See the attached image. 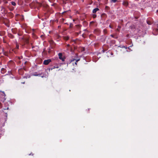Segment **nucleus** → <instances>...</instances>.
Returning <instances> with one entry per match:
<instances>
[{
	"instance_id": "f704fd0d",
	"label": "nucleus",
	"mask_w": 158,
	"mask_h": 158,
	"mask_svg": "<svg viewBox=\"0 0 158 158\" xmlns=\"http://www.w3.org/2000/svg\"><path fill=\"white\" fill-rule=\"evenodd\" d=\"M156 12H158V10H157V11H156Z\"/></svg>"
},
{
	"instance_id": "f8f14e48",
	"label": "nucleus",
	"mask_w": 158,
	"mask_h": 158,
	"mask_svg": "<svg viewBox=\"0 0 158 158\" xmlns=\"http://www.w3.org/2000/svg\"><path fill=\"white\" fill-rule=\"evenodd\" d=\"M6 71V70L4 68H2L1 69V73L2 74H4Z\"/></svg>"
},
{
	"instance_id": "c9c22d12",
	"label": "nucleus",
	"mask_w": 158,
	"mask_h": 158,
	"mask_svg": "<svg viewBox=\"0 0 158 158\" xmlns=\"http://www.w3.org/2000/svg\"><path fill=\"white\" fill-rule=\"evenodd\" d=\"M60 27V26H59L58 27V28H59V27Z\"/></svg>"
},
{
	"instance_id": "2eb2a0df",
	"label": "nucleus",
	"mask_w": 158,
	"mask_h": 158,
	"mask_svg": "<svg viewBox=\"0 0 158 158\" xmlns=\"http://www.w3.org/2000/svg\"><path fill=\"white\" fill-rule=\"evenodd\" d=\"M69 39V37L68 36H66L64 37V39L66 40H68Z\"/></svg>"
},
{
	"instance_id": "72a5a7b5",
	"label": "nucleus",
	"mask_w": 158,
	"mask_h": 158,
	"mask_svg": "<svg viewBox=\"0 0 158 158\" xmlns=\"http://www.w3.org/2000/svg\"><path fill=\"white\" fill-rule=\"evenodd\" d=\"M111 36L112 37H113V35H111Z\"/></svg>"
},
{
	"instance_id": "58836bf2",
	"label": "nucleus",
	"mask_w": 158,
	"mask_h": 158,
	"mask_svg": "<svg viewBox=\"0 0 158 158\" xmlns=\"http://www.w3.org/2000/svg\"><path fill=\"white\" fill-rule=\"evenodd\" d=\"M19 63H20V61H19Z\"/></svg>"
},
{
	"instance_id": "c85d7f7f",
	"label": "nucleus",
	"mask_w": 158,
	"mask_h": 158,
	"mask_svg": "<svg viewBox=\"0 0 158 158\" xmlns=\"http://www.w3.org/2000/svg\"><path fill=\"white\" fill-rule=\"evenodd\" d=\"M5 25H6V26H7V27H9V26H8V25H7V24H6L5 23Z\"/></svg>"
},
{
	"instance_id": "dca6fc26",
	"label": "nucleus",
	"mask_w": 158,
	"mask_h": 158,
	"mask_svg": "<svg viewBox=\"0 0 158 158\" xmlns=\"http://www.w3.org/2000/svg\"><path fill=\"white\" fill-rule=\"evenodd\" d=\"M11 4L14 6H15L16 5V3L14 2H11Z\"/></svg>"
},
{
	"instance_id": "5701e85b",
	"label": "nucleus",
	"mask_w": 158,
	"mask_h": 158,
	"mask_svg": "<svg viewBox=\"0 0 158 158\" xmlns=\"http://www.w3.org/2000/svg\"><path fill=\"white\" fill-rule=\"evenodd\" d=\"M16 48L17 49H19V45L17 44L16 46Z\"/></svg>"
},
{
	"instance_id": "aec40b11",
	"label": "nucleus",
	"mask_w": 158,
	"mask_h": 158,
	"mask_svg": "<svg viewBox=\"0 0 158 158\" xmlns=\"http://www.w3.org/2000/svg\"><path fill=\"white\" fill-rule=\"evenodd\" d=\"M147 23L149 24V25H150L151 24V22H150L149 21H147Z\"/></svg>"
},
{
	"instance_id": "4c0bfd02",
	"label": "nucleus",
	"mask_w": 158,
	"mask_h": 158,
	"mask_svg": "<svg viewBox=\"0 0 158 158\" xmlns=\"http://www.w3.org/2000/svg\"><path fill=\"white\" fill-rule=\"evenodd\" d=\"M82 1L83 2L84 1V0H82Z\"/></svg>"
},
{
	"instance_id": "7ed1b4c3",
	"label": "nucleus",
	"mask_w": 158,
	"mask_h": 158,
	"mask_svg": "<svg viewBox=\"0 0 158 158\" xmlns=\"http://www.w3.org/2000/svg\"><path fill=\"white\" fill-rule=\"evenodd\" d=\"M36 29H32L33 31L32 33V37L34 39H36L37 38V36L35 34L36 33Z\"/></svg>"
},
{
	"instance_id": "39448f33",
	"label": "nucleus",
	"mask_w": 158,
	"mask_h": 158,
	"mask_svg": "<svg viewBox=\"0 0 158 158\" xmlns=\"http://www.w3.org/2000/svg\"><path fill=\"white\" fill-rule=\"evenodd\" d=\"M59 68V66L58 64H56V65H51L49 68V70H52L53 69H54L55 68Z\"/></svg>"
},
{
	"instance_id": "a211bd4d",
	"label": "nucleus",
	"mask_w": 158,
	"mask_h": 158,
	"mask_svg": "<svg viewBox=\"0 0 158 158\" xmlns=\"http://www.w3.org/2000/svg\"><path fill=\"white\" fill-rule=\"evenodd\" d=\"M117 1V0H111V2L113 3L116 2Z\"/></svg>"
},
{
	"instance_id": "a878e982",
	"label": "nucleus",
	"mask_w": 158,
	"mask_h": 158,
	"mask_svg": "<svg viewBox=\"0 0 158 158\" xmlns=\"http://www.w3.org/2000/svg\"><path fill=\"white\" fill-rule=\"evenodd\" d=\"M2 107V104L0 102V108H1Z\"/></svg>"
},
{
	"instance_id": "7c9ffc66",
	"label": "nucleus",
	"mask_w": 158,
	"mask_h": 158,
	"mask_svg": "<svg viewBox=\"0 0 158 158\" xmlns=\"http://www.w3.org/2000/svg\"><path fill=\"white\" fill-rule=\"evenodd\" d=\"M85 50V48H83V51H84Z\"/></svg>"
},
{
	"instance_id": "a19ab883",
	"label": "nucleus",
	"mask_w": 158,
	"mask_h": 158,
	"mask_svg": "<svg viewBox=\"0 0 158 158\" xmlns=\"http://www.w3.org/2000/svg\"><path fill=\"white\" fill-rule=\"evenodd\" d=\"M93 23V22H91L90 23Z\"/></svg>"
},
{
	"instance_id": "423d86ee",
	"label": "nucleus",
	"mask_w": 158,
	"mask_h": 158,
	"mask_svg": "<svg viewBox=\"0 0 158 158\" xmlns=\"http://www.w3.org/2000/svg\"><path fill=\"white\" fill-rule=\"evenodd\" d=\"M58 56L59 59L61 60L62 61H64L65 58L64 57H62V54L61 53H58Z\"/></svg>"
},
{
	"instance_id": "4468645a",
	"label": "nucleus",
	"mask_w": 158,
	"mask_h": 158,
	"mask_svg": "<svg viewBox=\"0 0 158 158\" xmlns=\"http://www.w3.org/2000/svg\"><path fill=\"white\" fill-rule=\"evenodd\" d=\"M3 55L5 56H8V52H5V51H3Z\"/></svg>"
},
{
	"instance_id": "ddd939ff",
	"label": "nucleus",
	"mask_w": 158,
	"mask_h": 158,
	"mask_svg": "<svg viewBox=\"0 0 158 158\" xmlns=\"http://www.w3.org/2000/svg\"><path fill=\"white\" fill-rule=\"evenodd\" d=\"M8 36L11 39H13L14 38V36L11 34H9Z\"/></svg>"
},
{
	"instance_id": "2f4dec72",
	"label": "nucleus",
	"mask_w": 158,
	"mask_h": 158,
	"mask_svg": "<svg viewBox=\"0 0 158 158\" xmlns=\"http://www.w3.org/2000/svg\"><path fill=\"white\" fill-rule=\"evenodd\" d=\"M127 37H128V34L127 35Z\"/></svg>"
},
{
	"instance_id": "1a4fd4ad",
	"label": "nucleus",
	"mask_w": 158,
	"mask_h": 158,
	"mask_svg": "<svg viewBox=\"0 0 158 158\" xmlns=\"http://www.w3.org/2000/svg\"><path fill=\"white\" fill-rule=\"evenodd\" d=\"M122 4L125 6L127 7L128 6V3L127 1L124 0Z\"/></svg>"
},
{
	"instance_id": "393cba45",
	"label": "nucleus",
	"mask_w": 158,
	"mask_h": 158,
	"mask_svg": "<svg viewBox=\"0 0 158 158\" xmlns=\"http://www.w3.org/2000/svg\"><path fill=\"white\" fill-rule=\"evenodd\" d=\"M109 27H110V28H113L112 27V26L110 25H109Z\"/></svg>"
},
{
	"instance_id": "473e14b6",
	"label": "nucleus",
	"mask_w": 158,
	"mask_h": 158,
	"mask_svg": "<svg viewBox=\"0 0 158 158\" xmlns=\"http://www.w3.org/2000/svg\"><path fill=\"white\" fill-rule=\"evenodd\" d=\"M2 9H4L3 7H2Z\"/></svg>"
},
{
	"instance_id": "b1692460",
	"label": "nucleus",
	"mask_w": 158,
	"mask_h": 158,
	"mask_svg": "<svg viewBox=\"0 0 158 158\" xmlns=\"http://www.w3.org/2000/svg\"><path fill=\"white\" fill-rule=\"evenodd\" d=\"M72 26H73V24H72V23H71V24H70V27H72Z\"/></svg>"
},
{
	"instance_id": "f03ea898",
	"label": "nucleus",
	"mask_w": 158,
	"mask_h": 158,
	"mask_svg": "<svg viewBox=\"0 0 158 158\" xmlns=\"http://www.w3.org/2000/svg\"><path fill=\"white\" fill-rule=\"evenodd\" d=\"M23 41L24 43V45H29V38L28 37H24Z\"/></svg>"
},
{
	"instance_id": "f257e3e1",
	"label": "nucleus",
	"mask_w": 158,
	"mask_h": 158,
	"mask_svg": "<svg viewBox=\"0 0 158 158\" xmlns=\"http://www.w3.org/2000/svg\"><path fill=\"white\" fill-rule=\"evenodd\" d=\"M42 6V4L38 2H33L30 4V8H35L36 7L39 9Z\"/></svg>"
},
{
	"instance_id": "bb28decb",
	"label": "nucleus",
	"mask_w": 158,
	"mask_h": 158,
	"mask_svg": "<svg viewBox=\"0 0 158 158\" xmlns=\"http://www.w3.org/2000/svg\"><path fill=\"white\" fill-rule=\"evenodd\" d=\"M67 47H69L70 46V45L69 44H68L67 45Z\"/></svg>"
},
{
	"instance_id": "ea45409f",
	"label": "nucleus",
	"mask_w": 158,
	"mask_h": 158,
	"mask_svg": "<svg viewBox=\"0 0 158 158\" xmlns=\"http://www.w3.org/2000/svg\"><path fill=\"white\" fill-rule=\"evenodd\" d=\"M22 83H24V82H22Z\"/></svg>"
},
{
	"instance_id": "9d476101",
	"label": "nucleus",
	"mask_w": 158,
	"mask_h": 158,
	"mask_svg": "<svg viewBox=\"0 0 158 158\" xmlns=\"http://www.w3.org/2000/svg\"><path fill=\"white\" fill-rule=\"evenodd\" d=\"M61 2L63 4H65L66 3H68L70 0H61Z\"/></svg>"
},
{
	"instance_id": "9b49d317",
	"label": "nucleus",
	"mask_w": 158,
	"mask_h": 158,
	"mask_svg": "<svg viewBox=\"0 0 158 158\" xmlns=\"http://www.w3.org/2000/svg\"><path fill=\"white\" fill-rule=\"evenodd\" d=\"M99 10V9L98 8H96L95 9H94L92 11L93 13L94 14H95L96 13V12L98 11Z\"/></svg>"
},
{
	"instance_id": "412c9836",
	"label": "nucleus",
	"mask_w": 158,
	"mask_h": 158,
	"mask_svg": "<svg viewBox=\"0 0 158 158\" xmlns=\"http://www.w3.org/2000/svg\"><path fill=\"white\" fill-rule=\"evenodd\" d=\"M76 26L78 28H80V27H81V26H80L79 25H76Z\"/></svg>"
},
{
	"instance_id": "6e6552de",
	"label": "nucleus",
	"mask_w": 158,
	"mask_h": 158,
	"mask_svg": "<svg viewBox=\"0 0 158 158\" xmlns=\"http://www.w3.org/2000/svg\"><path fill=\"white\" fill-rule=\"evenodd\" d=\"M35 73V74H32V76H40V77H43V76L44 75V74L43 73H40V74H36V73Z\"/></svg>"
},
{
	"instance_id": "f3484780",
	"label": "nucleus",
	"mask_w": 158,
	"mask_h": 158,
	"mask_svg": "<svg viewBox=\"0 0 158 158\" xmlns=\"http://www.w3.org/2000/svg\"><path fill=\"white\" fill-rule=\"evenodd\" d=\"M97 15L96 14H93L92 16V17L93 18H95L96 17Z\"/></svg>"
},
{
	"instance_id": "0eeeda50",
	"label": "nucleus",
	"mask_w": 158,
	"mask_h": 158,
	"mask_svg": "<svg viewBox=\"0 0 158 158\" xmlns=\"http://www.w3.org/2000/svg\"><path fill=\"white\" fill-rule=\"evenodd\" d=\"M80 60V59H78V60H76L74 58H73V59L72 60H71L70 61V62L71 63H72V62H73L72 63V64H73V65H74V64L73 63V62L74 61H75L74 62V64L76 65H77V62L79 61V60Z\"/></svg>"
},
{
	"instance_id": "cd10ccee",
	"label": "nucleus",
	"mask_w": 158,
	"mask_h": 158,
	"mask_svg": "<svg viewBox=\"0 0 158 158\" xmlns=\"http://www.w3.org/2000/svg\"><path fill=\"white\" fill-rule=\"evenodd\" d=\"M106 15L105 14V13H103V14H102L101 15V16H102V15Z\"/></svg>"
},
{
	"instance_id": "4be33fe9",
	"label": "nucleus",
	"mask_w": 158,
	"mask_h": 158,
	"mask_svg": "<svg viewBox=\"0 0 158 158\" xmlns=\"http://www.w3.org/2000/svg\"><path fill=\"white\" fill-rule=\"evenodd\" d=\"M109 8H110V7L109 6H105V9H106L108 10V9Z\"/></svg>"
},
{
	"instance_id": "20e7f679",
	"label": "nucleus",
	"mask_w": 158,
	"mask_h": 158,
	"mask_svg": "<svg viewBox=\"0 0 158 158\" xmlns=\"http://www.w3.org/2000/svg\"><path fill=\"white\" fill-rule=\"evenodd\" d=\"M52 60L50 59L45 60L43 62V64L45 65H48L50 62H51Z\"/></svg>"
},
{
	"instance_id": "c756f323",
	"label": "nucleus",
	"mask_w": 158,
	"mask_h": 158,
	"mask_svg": "<svg viewBox=\"0 0 158 158\" xmlns=\"http://www.w3.org/2000/svg\"><path fill=\"white\" fill-rule=\"evenodd\" d=\"M30 155H33V154H32V153H30Z\"/></svg>"
},
{
	"instance_id": "6ab92c4d",
	"label": "nucleus",
	"mask_w": 158,
	"mask_h": 158,
	"mask_svg": "<svg viewBox=\"0 0 158 158\" xmlns=\"http://www.w3.org/2000/svg\"><path fill=\"white\" fill-rule=\"evenodd\" d=\"M17 58H18V59L19 60H20L22 58V56H21V57L19 56V57H18Z\"/></svg>"
},
{
	"instance_id": "e433bc0d",
	"label": "nucleus",
	"mask_w": 158,
	"mask_h": 158,
	"mask_svg": "<svg viewBox=\"0 0 158 158\" xmlns=\"http://www.w3.org/2000/svg\"><path fill=\"white\" fill-rule=\"evenodd\" d=\"M118 28H119V27L120 28V27L119 26H118Z\"/></svg>"
}]
</instances>
